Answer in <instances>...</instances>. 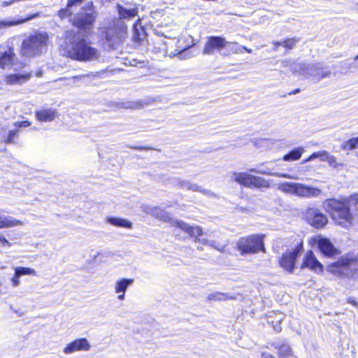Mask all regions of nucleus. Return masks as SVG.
Returning a JSON list of instances; mask_svg holds the SVG:
<instances>
[{
    "mask_svg": "<svg viewBox=\"0 0 358 358\" xmlns=\"http://www.w3.org/2000/svg\"><path fill=\"white\" fill-rule=\"evenodd\" d=\"M15 125L17 127H27L31 125V123L27 120H24L15 122Z\"/></svg>",
    "mask_w": 358,
    "mask_h": 358,
    "instance_id": "obj_44",
    "label": "nucleus"
},
{
    "mask_svg": "<svg viewBox=\"0 0 358 358\" xmlns=\"http://www.w3.org/2000/svg\"><path fill=\"white\" fill-rule=\"evenodd\" d=\"M250 180V187L253 186L257 188H268L270 187L268 181L262 177L251 175Z\"/></svg>",
    "mask_w": 358,
    "mask_h": 358,
    "instance_id": "obj_32",
    "label": "nucleus"
},
{
    "mask_svg": "<svg viewBox=\"0 0 358 358\" xmlns=\"http://www.w3.org/2000/svg\"><path fill=\"white\" fill-rule=\"evenodd\" d=\"M275 348L278 349L279 355L282 357L289 356L292 353L289 345L285 343H275L273 344Z\"/></svg>",
    "mask_w": 358,
    "mask_h": 358,
    "instance_id": "obj_34",
    "label": "nucleus"
},
{
    "mask_svg": "<svg viewBox=\"0 0 358 358\" xmlns=\"http://www.w3.org/2000/svg\"><path fill=\"white\" fill-rule=\"evenodd\" d=\"M107 222L115 227L127 229H131L132 227V224L129 221L119 217H108Z\"/></svg>",
    "mask_w": 358,
    "mask_h": 358,
    "instance_id": "obj_27",
    "label": "nucleus"
},
{
    "mask_svg": "<svg viewBox=\"0 0 358 358\" xmlns=\"http://www.w3.org/2000/svg\"><path fill=\"white\" fill-rule=\"evenodd\" d=\"M90 349V345L87 338H78L69 343L64 349L66 355L72 354L76 351H87Z\"/></svg>",
    "mask_w": 358,
    "mask_h": 358,
    "instance_id": "obj_15",
    "label": "nucleus"
},
{
    "mask_svg": "<svg viewBox=\"0 0 358 358\" xmlns=\"http://www.w3.org/2000/svg\"><path fill=\"white\" fill-rule=\"evenodd\" d=\"M299 42V39L296 38H287L282 41V46L287 49H292L296 43Z\"/></svg>",
    "mask_w": 358,
    "mask_h": 358,
    "instance_id": "obj_38",
    "label": "nucleus"
},
{
    "mask_svg": "<svg viewBox=\"0 0 358 358\" xmlns=\"http://www.w3.org/2000/svg\"><path fill=\"white\" fill-rule=\"evenodd\" d=\"M236 297L229 293L215 292L208 296L209 301H224L227 299H235Z\"/></svg>",
    "mask_w": 358,
    "mask_h": 358,
    "instance_id": "obj_30",
    "label": "nucleus"
},
{
    "mask_svg": "<svg viewBox=\"0 0 358 358\" xmlns=\"http://www.w3.org/2000/svg\"><path fill=\"white\" fill-rule=\"evenodd\" d=\"M31 72L26 73H14L6 77L5 81L8 85H22L27 82L31 77Z\"/></svg>",
    "mask_w": 358,
    "mask_h": 358,
    "instance_id": "obj_20",
    "label": "nucleus"
},
{
    "mask_svg": "<svg viewBox=\"0 0 358 358\" xmlns=\"http://www.w3.org/2000/svg\"><path fill=\"white\" fill-rule=\"evenodd\" d=\"M70 8L71 7H68L67 3L66 8H62L58 11V16L61 19H64L71 17L72 15V12L71 11Z\"/></svg>",
    "mask_w": 358,
    "mask_h": 358,
    "instance_id": "obj_39",
    "label": "nucleus"
},
{
    "mask_svg": "<svg viewBox=\"0 0 358 358\" xmlns=\"http://www.w3.org/2000/svg\"><path fill=\"white\" fill-rule=\"evenodd\" d=\"M85 77H89V75H79L72 77V79L74 80V82H76L82 80Z\"/></svg>",
    "mask_w": 358,
    "mask_h": 358,
    "instance_id": "obj_48",
    "label": "nucleus"
},
{
    "mask_svg": "<svg viewBox=\"0 0 358 358\" xmlns=\"http://www.w3.org/2000/svg\"><path fill=\"white\" fill-rule=\"evenodd\" d=\"M358 146V136L356 138H352L348 141H345L342 145V148L343 150H354Z\"/></svg>",
    "mask_w": 358,
    "mask_h": 358,
    "instance_id": "obj_36",
    "label": "nucleus"
},
{
    "mask_svg": "<svg viewBox=\"0 0 358 358\" xmlns=\"http://www.w3.org/2000/svg\"><path fill=\"white\" fill-rule=\"evenodd\" d=\"M182 55V52H178V55H179V57H180Z\"/></svg>",
    "mask_w": 358,
    "mask_h": 358,
    "instance_id": "obj_58",
    "label": "nucleus"
},
{
    "mask_svg": "<svg viewBox=\"0 0 358 358\" xmlns=\"http://www.w3.org/2000/svg\"><path fill=\"white\" fill-rule=\"evenodd\" d=\"M172 183L176 185H179L180 188H185L193 192H199L208 196H215V194L211 191L205 189L196 184L190 182L189 180H181L179 178H174Z\"/></svg>",
    "mask_w": 358,
    "mask_h": 358,
    "instance_id": "obj_16",
    "label": "nucleus"
},
{
    "mask_svg": "<svg viewBox=\"0 0 358 358\" xmlns=\"http://www.w3.org/2000/svg\"><path fill=\"white\" fill-rule=\"evenodd\" d=\"M264 164H262L257 166V168L255 169H250L248 171L252 173H255L258 174H262V175H267V176H277L284 178H288V179H293L296 180L298 178L293 175H289L287 173H275L271 171V170L268 168H262L260 169V166H263Z\"/></svg>",
    "mask_w": 358,
    "mask_h": 358,
    "instance_id": "obj_21",
    "label": "nucleus"
},
{
    "mask_svg": "<svg viewBox=\"0 0 358 358\" xmlns=\"http://www.w3.org/2000/svg\"><path fill=\"white\" fill-rule=\"evenodd\" d=\"M357 157H358V154H357Z\"/></svg>",
    "mask_w": 358,
    "mask_h": 358,
    "instance_id": "obj_61",
    "label": "nucleus"
},
{
    "mask_svg": "<svg viewBox=\"0 0 358 358\" xmlns=\"http://www.w3.org/2000/svg\"><path fill=\"white\" fill-rule=\"evenodd\" d=\"M243 50H245L248 53H251L252 52V49H249V48H246L245 46H244Z\"/></svg>",
    "mask_w": 358,
    "mask_h": 358,
    "instance_id": "obj_54",
    "label": "nucleus"
},
{
    "mask_svg": "<svg viewBox=\"0 0 358 358\" xmlns=\"http://www.w3.org/2000/svg\"><path fill=\"white\" fill-rule=\"evenodd\" d=\"M69 57L80 62H94L99 59L101 52L91 45L85 38L76 37L73 39L68 50Z\"/></svg>",
    "mask_w": 358,
    "mask_h": 358,
    "instance_id": "obj_2",
    "label": "nucleus"
},
{
    "mask_svg": "<svg viewBox=\"0 0 358 358\" xmlns=\"http://www.w3.org/2000/svg\"><path fill=\"white\" fill-rule=\"evenodd\" d=\"M48 34L43 31L36 32L22 41L21 53L23 56L32 57L39 55L47 46Z\"/></svg>",
    "mask_w": 358,
    "mask_h": 358,
    "instance_id": "obj_3",
    "label": "nucleus"
},
{
    "mask_svg": "<svg viewBox=\"0 0 358 358\" xmlns=\"http://www.w3.org/2000/svg\"><path fill=\"white\" fill-rule=\"evenodd\" d=\"M149 213L151 215L155 216L156 217H157L162 220H164V222H170L171 223L172 226L176 227V226L174 225V224H173V222L175 220H173L169 217V215L166 211L159 208V207H154V208H151L150 210L149 211Z\"/></svg>",
    "mask_w": 358,
    "mask_h": 358,
    "instance_id": "obj_25",
    "label": "nucleus"
},
{
    "mask_svg": "<svg viewBox=\"0 0 358 358\" xmlns=\"http://www.w3.org/2000/svg\"><path fill=\"white\" fill-rule=\"evenodd\" d=\"M16 55L13 47L0 46V68H11Z\"/></svg>",
    "mask_w": 358,
    "mask_h": 358,
    "instance_id": "obj_12",
    "label": "nucleus"
},
{
    "mask_svg": "<svg viewBox=\"0 0 358 358\" xmlns=\"http://www.w3.org/2000/svg\"><path fill=\"white\" fill-rule=\"evenodd\" d=\"M115 107L118 109H138L142 107L140 102L126 101L115 103Z\"/></svg>",
    "mask_w": 358,
    "mask_h": 358,
    "instance_id": "obj_33",
    "label": "nucleus"
},
{
    "mask_svg": "<svg viewBox=\"0 0 358 358\" xmlns=\"http://www.w3.org/2000/svg\"><path fill=\"white\" fill-rule=\"evenodd\" d=\"M227 43L228 41L222 36H209L203 48V54L211 55H213L215 51L220 52L223 48L227 47Z\"/></svg>",
    "mask_w": 358,
    "mask_h": 358,
    "instance_id": "obj_10",
    "label": "nucleus"
},
{
    "mask_svg": "<svg viewBox=\"0 0 358 358\" xmlns=\"http://www.w3.org/2000/svg\"><path fill=\"white\" fill-rule=\"evenodd\" d=\"M299 67L300 69V76L305 78H313L316 82H320L322 79L329 78L331 73L328 67L324 66L322 62L314 64L302 62Z\"/></svg>",
    "mask_w": 358,
    "mask_h": 358,
    "instance_id": "obj_7",
    "label": "nucleus"
},
{
    "mask_svg": "<svg viewBox=\"0 0 358 358\" xmlns=\"http://www.w3.org/2000/svg\"><path fill=\"white\" fill-rule=\"evenodd\" d=\"M10 3H11V1H9V2L3 1V6H8L10 5Z\"/></svg>",
    "mask_w": 358,
    "mask_h": 358,
    "instance_id": "obj_55",
    "label": "nucleus"
},
{
    "mask_svg": "<svg viewBox=\"0 0 358 358\" xmlns=\"http://www.w3.org/2000/svg\"><path fill=\"white\" fill-rule=\"evenodd\" d=\"M329 155H330V153H329L327 151L322 150L320 157V160L321 162H327Z\"/></svg>",
    "mask_w": 358,
    "mask_h": 358,
    "instance_id": "obj_43",
    "label": "nucleus"
},
{
    "mask_svg": "<svg viewBox=\"0 0 358 358\" xmlns=\"http://www.w3.org/2000/svg\"><path fill=\"white\" fill-rule=\"evenodd\" d=\"M13 269L20 277L22 275H36V271L29 267L16 266L14 267Z\"/></svg>",
    "mask_w": 358,
    "mask_h": 358,
    "instance_id": "obj_35",
    "label": "nucleus"
},
{
    "mask_svg": "<svg viewBox=\"0 0 358 358\" xmlns=\"http://www.w3.org/2000/svg\"><path fill=\"white\" fill-rule=\"evenodd\" d=\"M173 224L176 226V228L184 231L191 237L195 238V242H199L203 245H208V240L206 238H199V236L203 234V230L201 227L199 226H190L183 221H174Z\"/></svg>",
    "mask_w": 358,
    "mask_h": 358,
    "instance_id": "obj_9",
    "label": "nucleus"
},
{
    "mask_svg": "<svg viewBox=\"0 0 358 358\" xmlns=\"http://www.w3.org/2000/svg\"><path fill=\"white\" fill-rule=\"evenodd\" d=\"M106 38L108 41H109V38H108V34H106Z\"/></svg>",
    "mask_w": 358,
    "mask_h": 358,
    "instance_id": "obj_60",
    "label": "nucleus"
},
{
    "mask_svg": "<svg viewBox=\"0 0 358 358\" xmlns=\"http://www.w3.org/2000/svg\"><path fill=\"white\" fill-rule=\"evenodd\" d=\"M133 39L134 41H141V38H140V35L137 32V30L136 28H134V36H133Z\"/></svg>",
    "mask_w": 358,
    "mask_h": 358,
    "instance_id": "obj_49",
    "label": "nucleus"
},
{
    "mask_svg": "<svg viewBox=\"0 0 358 358\" xmlns=\"http://www.w3.org/2000/svg\"><path fill=\"white\" fill-rule=\"evenodd\" d=\"M355 60H358V55L355 57Z\"/></svg>",
    "mask_w": 358,
    "mask_h": 358,
    "instance_id": "obj_59",
    "label": "nucleus"
},
{
    "mask_svg": "<svg viewBox=\"0 0 358 358\" xmlns=\"http://www.w3.org/2000/svg\"><path fill=\"white\" fill-rule=\"evenodd\" d=\"M300 92V89H295L294 90L292 91L291 92L289 93V95H292V94H296L297 93H299Z\"/></svg>",
    "mask_w": 358,
    "mask_h": 358,
    "instance_id": "obj_53",
    "label": "nucleus"
},
{
    "mask_svg": "<svg viewBox=\"0 0 358 358\" xmlns=\"http://www.w3.org/2000/svg\"><path fill=\"white\" fill-rule=\"evenodd\" d=\"M22 225V222L11 216L3 215L0 222V229Z\"/></svg>",
    "mask_w": 358,
    "mask_h": 358,
    "instance_id": "obj_29",
    "label": "nucleus"
},
{
    "mask_svg": "<svg viewBox=\"0 0 358 358\" xmlns=\"http://www.w3.org/2000/svg\"><path fill=\"white\" fill-rule=\"evenodd\" d=\"M358 203L357 196L342 199H328L322 202V207L330 217L338 224L344 226L353 219L352 209L356 208Z\"/></svg>",
    "mask_w": 358,
    "mask_h": 358,
    "instance_id": "obj_1",
    "label": "nucleus"
},
{
    "mask_svg": "<svg viewBox=\"0 0 358 358\" xmlns=\"http://www.w3.org/2000/svg\"><path fill=\"white\" fill-rule=\"evenodd\" d=\"M130 148L136 150H152V148L145 146H129Z\"/></svg>",
    "mask_w": 358,
    "mask_h": 358,
    "instance_id": "obj_47",
    "label": "nucleus"
},
{
    "mask_svg": "<svg viewBox=\"0 0 358 358\" xmlns=\"http://www.w3.org/2000/svg\"><path fill=\"white\" fill-rule=\"evenodd\" d=\"M303 152V148H296L291 150L289 152L284 155L283 160L289 162L294 161L300 159Z\"/></svg>",
    "mask_w": 358,
    "mask_h": 358,
    "instance_id": "obj_31",
    "label": "nucleus"
},
{
    "mask_svg": "<svg viewBox=\"0 0 358 358\" xmlns=\"http://www.w3.org/2000/svg\"><path fill=\"white\" fill-rule=\"evenodd\" d=\"M301 268H308L317 273L323 271V265L317 260L312 250L306 254Z\"/></svg>",
    "mask_w": 358,
    "mask_h": 358,
    "instance_id": "obj_13",
    "label": "nucleus"
},
{
    "mask_svg": "<svg viewBox=\"0 0 358 358\" xmlns=\"http://www.w3.org/2000/svg\"><path fill=\"white\" fill-rule=\"evenodd\" d=\"M20 275H18L15 272L14 273L13 276L10 279L11 285L13 287H17L20 285Z\"/></svg>",
    "mask_w": 358,
    "mask_h": 358,
    "instance_id": "obj_41",
    "label": "nucleus"
},
{
    "mask_svg": "<svg viewBox=\"0 0 358 358\" xmlns=\"http://www.w3.org/2000/svg\"><path fill=\"white\" fill-rule=\"evenodd\" d=\"M348 302L351 303V304H352L355 306H357V305H358V303L355 299H353L352 298H349L348 299Z\"/></svg>",
    "mask_w": 358,
    "mask_h": 358,
    "instance_id": "obj_51",
    "label": "nucleus"
},
{
    "mask_svg": "<svg viewBox=\"0 0 358 358\" xmlns=\"http://www.w3.org/2000/svg\"><path fill=\"white\" fill-rule=\"evenodd\" d=\"M327 162H328L330 166L334 168H337L339 166H342V164L338 163L336 158L331 154L329 155Z\"/></svg>",
    "mask_w": 358,
    "mask_h": 358,
    "instance_id": "obj_40",
    "label": "nucleus"
},
{
    "mask_svg": "<svg viewBox=\"0 0 358 358\" xmlns=\"http://www.w3.org/2000/svg\"><path fill=\"white\" fill-rule=\"evenodd\" d=\"M320 154H321V151L313 152V154H311L308 157V158L307 159H306V162H310V161H312V160H313V159H315L316 158H319L320 159Z\"/></svg>",
    "mask_w": 358,
    "mask_h": 358,
    "instance_id": "obj_45",
    "label": "nucleus"
},
{
    "mask_svg": "<svg viewBox=\"0 0 358 358\" xmlns=\"http://www.w3.org/2000/svg\"><path fill=\"white\" fill-rule=\"evenodd\" d=\"M317 247L325 256L331 257L337 253V250L327 238H320L317 241Z\"/></svg>",
    "mask_w": 358,
    "mask_h": 358,
    "instance_id": "obj_19",
    "label": "nucleus"
},
{
    "mask_svg": "<svg viewBox=\"0 0 358 358\" xmlns=\"http://www.w3.org/2000/svg\"><path fill=\"white\" fill-rule=\"evenodd\" d=\"M243 45H241L236 42H228L227 47L224 48V50L222 55L227 56L230 55L231 53H242L243 51Z\"/></svg>",
    "mask_w": 358,
    "mask_h": 358,
    "instance_id": "obj_26",
    "label": "nucleus"
},
{
    "mask_svg": "<svg viewBox=\"0 0 358 358\" xmlns=\"http://www.w3.org/2000/svg\"><path fill=\"white\" fill-rule=\"evenodd\" d=\"M19 129H15L14 130H10L6 136H3L4 142L6 143H12L17 138Z\"/></svg>",
    "mask_w": 358,
    "mask_h": 358,
    "instance_id": "obj_37",
    "label": "nucleus"
},
{
    "mask_svg": "<svg viewBox=\"0 0 358 358\" xmlns=\"http://www.w3.org/2000/svg\"><path fill=\"white\" fill-rule=\"evenodd\" d=\"M56 116V111L52 109H42L36 112V117L41 122L52 121Z\"/></svg>",
    "mask_w": 358,
    "mask_h": 358,
    "instance_id": "obj_23",
    "label": "nucleus"
},
{
    "mask_svg": "<svg viewBox=\"0 0 358 358\" xmlns=\"http://www.w3.org/2000/svg\"><path fill=\"white\" fill-rule=\"evenodd\" d=\"M117 9L120 18L129 20L138 15L137 8H127L118 4Z\"/></svg>",
    "mask_w": 358,
    "mask_h": 358,
    "instance_id": "obj_24",
    "label": "nucleus"
},
{
    "mask_svg": "<svg viewBox=\"0 0 358 358\" xmlns=\"http://www.w3.org/2000/svg\"><path fill=\"white\" fill-rule=\"evenodd\" d=\"M237 249L241 255L255 254L259 251L265 252L263 236L254 234L240 238L237 242Z\"/></svg>",
    "mask_w": 358,
    "mask_h": 358,
    "instance_id": "obj_6",
    "label": "nucleus"
},
{
    "mask_svg": "<svg viewBox=\"0 0 358 358\" xmlns=\"http://www.w3.org/2000/svg\"><path fill=\"white\" fill-rule=\"evenodd\" d=\"M97 12L92 1L88 2L70 20L72 24L82 30H91L97 17Z\"/></svg>",
    "mask_w": 358,
    "mask_h": 358,
    "instance_id": "obj_5",
    "label": "nucleus"
},
{
    "mask_svg": "<svg viewBox=\"0 0 358 358\" xmlns=\"http://www.w3.org/2000/svg\"><path fill=\"white\" fill-rule=\"evenodd\" d=\"M353 65H354V62H352V63H350V64H348V66H348V68H349V69H351V68L352 67V66H353Z\"/></svg>",
    "mask_w": 358,
    "mask_h": 358,
    "instance_id": "obj_56",
    "label": "nucleus"
},
{
    "mask_svg": "<svg viewBox=\"0 0 358 358\" xmlns=\"http://www.w3.org/2000/svg\"><path fill=\"white\" fill-rule=\"evenodd\" d=\"M39 16V13H34L29 15L27 17L24 18H11L8 17L3 20H0V30L8 29L10 27L17 26L24 23L27 21L33 20Z\"/></svg>",
    "mask_w": 358,
    "mask_h": 358,
    "instance_id": "obj_17",
    "label": "nucleus"
},
{
    "mask_svg": "<svg viewBox=\"0 0 358 358\" xmlns=\"http://www.w3.org/2000/svg\"><path fill=\"white\" fill-rule=\"evenodd\" d=\"M278 189L299 197L315 198L322 194L320 189L299 182H284L279 185Z\"/></svg>",
    "mask_w": 358,
    "mask_h": 358,
    "instance_id": "obj_4",
    "label": "nucleus"
},
{
    "mask_svg": "<svg viewBox=\"0 0 358 358\" xmlns=\"http://www.w3.org/2000/svg\"><path fill=\"white\" fill-rule=\"evenodd\" d=\"M338 264L341 266L340 267L336 266L334 265L330 267L331 271H334L333 269L334 267H337L338 271L341 273H344L345 271H350L351 276L358 275V261L357 259H342L341 261L338 262Z\"/></svg>",
    "mask_w": 358,
    "mask_h": 358,
    "instance_id": "obj_14",
    "label": "nucleus"
},
{
    "mask_svg": "<svg viewBox=\"0 0 358 358\" xmlns=\"http://www.w3.org/2000/svg\"><path fill=\"white\" fill-rule=\"evenodd\" d=\"M0 245L3 247H10V243L1 234H0Z\"/></svg>",
    "mask_w": 358,
    "mask_h": 358,
    "instance_id": "obj_42",
    "label": "nucleus"
},
{
    "mask_svg": "<svg viewBox=\"0 0 358 358\" xmlns=\"http://www.w3.org/2000/svg\"><path fill=\"white\" fill-rule=\"evenodd\" d=\"M262 358H274V357L269 353L263 352L262 355Z\"/></svg>",
    "mask_w": 358,
    "mask_h": 358,
    "instance_id": "obj_52",
    "label": "nucleus"
},
{
    "mask_svg": "<svg viewBox=\"0 0 358 358\" xmlns=\"http://www.w3.org/2000/svg\"><path fill=\"white\" fill-rule=\"evenodd\" d=\"M272 43L274 45L273 50H277L278 48L280 45L282 46V41H273Z\"/></svg>",
    "mask_w": 358,
    "mask_h": 358,
    "instance_id": "obj_50",
    "label": "nucleus"
},
{
    "mask_svg": "<svg viewBox=\"0 0 358 358\" xmlns=\"http://www.w3.org/2000/svg\"><path fill=\"white\" fill-rule=\"evenodd\" d=\"M301 250V247L297 246L294 250L283 254L280 260V266L287 271L292 273L296 258L298 257Z\"/></svg>",
    "mask_w": 358,
    "mask_h": 358,
    "instance_id": "obj_11",
    "label": "nucleus"
},
{
    "mask_svg": "<svg viewBox=\"0 0 358 358\" xmlns=\"http://www.w3.org/2000/svg\"><path fill=\"white\" fill-rule=\"evenodd\" d=\"M304 217L309 224L316 229L323 228L328 222L327 216L314 207H308L306 209Z\"/></svg>",
    "mask_w": 358,
    "mask_h": 358,
    "instance_id": "obj_8",
    "label": "nucleus"
},
{
    "mask_svg": "<svg viewBox=\"0 0 358 358\" xmlns=\"http://www.w3.org/2000/svg\"><path fill=\"white\" fill-rule=\"evenodd\" d=\"M302 62H296L292 59H282L280 62L282 68H289L290 71L294 74H299L300 73L299 65Z\"/></svg>",
    "mask_w": 358,
    "mask_h": 358,
    "instance_id": "obj_28",
    "label": "nucleus"
},
{
    "mask_svg": "<svg viewBox=\"0 0 358 358\" xmlns=\"http://www.w3.org/2000/svg\"><path fill=\"white\" fill-rule=\"evenodd\" d=\"M231 180L245 187H250L251 175L243 172H233L231 176Z\"/></svg>",
    "mask_w": 358,
    "mask_h": 358,
    "instance_id": "obj_22",
    "label": "nucleus"
},
{
    "mask_svg": "<svg viewBox=\"0 0 358 358\" xmlns=\"http://www.w3.org/2000/svg\"><path fill=\"white\" fill-rule=\"evenodd\" d=\"M208 245L217 249L219 251H222L224 249V247L218 246L215 241H209Z\"/></svg>",
    "mask_w": 358,
    "mask_h": 358,
    "instance_id": "obj_46",
    "label": "nucleus"
},
{
    "mask_svg": "<svg viewBox=\"0 0 358 358\" xmlns=\"http://www.w3.org/2000/svg\"><path fill=\"white\" fill-rule=\"evenodd\" d=\"M134 279L132 278H122L116 281L115 284V292L117 294V299L123 301L125 299V292L128 287L132 285Z\"/></svg>",
    "mask_w": 358,
    "mask_h": 358,
    "instance_id": "obj_18",
    "label": "nucleus"
},
{
    "mask_svg": "<svg viewBox=\"0 0 358 358\" xmlns=\"http://www.w3.org/2000/svg\"><path fill=\"white\" fill-rule=\"evenodd\" d=\"M197 249H198V250H203V248H202V247H199V246H198V247H197Z\"/></svg>",
    "mask_w": 358,
    "mask_h": 358,
    "instance_id": "obj_57",
    "label": "nucleus"
}]
</instances>
